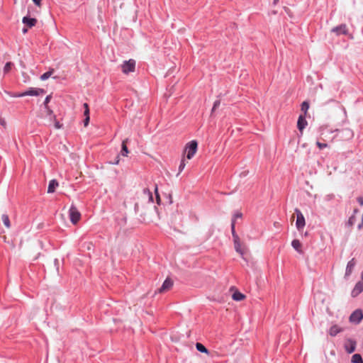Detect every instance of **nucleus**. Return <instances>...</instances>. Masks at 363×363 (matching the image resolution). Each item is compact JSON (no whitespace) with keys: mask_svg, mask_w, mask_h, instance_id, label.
Masks as SVG:
<instances>
[{"mask_svg":"<svg viewBox=\"0 0 363 363\" xmlns=\"http://www.w3.org/2000/svg\"><path fill=\"white\" fill-rule=\"evenodd\" d=\"M295 213L297 217L296 221V226L298 230H301L306 225L304 216L301 212V211L298 208L295 209Z\"/></svg>","mask_w":363,"mask_h":363,"instance_id":"nucleus-3","label":"nucleus"},{"mask_svg":"<svg viewBox=\"0 0 363 363\" xmlns=\"http://www.w3.org/2000/svg\"><path fill=\"white\" fill-rule=\"evenodd\" d=\"M232 298L235 301H240L245 298V296L243 294L240 293V291H235L233 293Z\"/></svg>","mask_w":363,"mask_h":363,"instance_id":"nucleus-18","label":"nucleus"},{"mask_svg":"<svg viewBox=\"0 0 363 363\" xmlns=\"http://www.w3.org/2000/svg\"><path fill=\"white\" fill-rule=\"evenodd\" d=\"M122 72L127 74L130 72H133L135 71V61L134 60H129L128 61H125L123 64L121 65Z\"/></svg>","mask_w":363,"mask_h":363,"instance_id":"nucleus-2","label":"nucleus"},{"mask_svg":"<svg viewBox=\"0 0 363 363\" xmlns=\"http://www.w3.org/2000/svg\"><path fill=\"white\" fill-rule=\"evenodd\" d=\"M307 124L308 123L306 120V116L300 115L297 121V128L301 133L303 132Z\"/></svg>","mask_w":363,"mask_h":363,"instance_id":"nucleus-11","label":"nucleus"},{"mask_svg":"<svg viewBox=\"0 0 363 363\" xmlns=\"http://www.w3.org/2000/svg\"><path fill=\"white\" fill-rule=\"evenodd\" d=\"M1 125H4V124H5V122L3 121H1Z\"/></svg>","mask_w":363,"mask_h":363,"instance_id":"nucleus-45","label":"nucleus"},{"mask_svg":"<svg viewBox=\"0 0 363 363\" xmlns=\"http://www.w3.org/2000/svg\"><path fill=\"white\" fill-rule=\"evenodd\" d=\"M220 105V101H216L214 102V104H213V108H212V111H214Z\"/></svg>","mask_w":363,"mask_h":363,"instance_id":"nucleus-35","label":"nucleus"},{"mask_svg":"<svg viewBox=\"0 0 363 363\" xmlns=\"http://www.w3.org/2000/svg\"><path fill=\"white\" fill-rule=\"evenodd\" d=\"M316 145L319 147V149L322 150L323 148H325L328 147V144L327 143H320L319 141H317L316 142Z\"/></svg>","mask_w":363,"mask_h":363,"instance_id":"nucleus-31","label":"nucleus"},{"mask_svg":"<svg viewBox=\"0 0 363 363\" xmlns=\"http://www.w3.org/2000/svg\"><path fill=\"white\" fill-rule=\"evenodd\" d=\"M84 115L85 117H87V116H89V105L86 103L84 104Z\"/></svg>","mask_w":363,"mask_h":363,"instance_id":"nucleus-30","label":"nucleus"},{"mask_svg":"<svg viewBox=\"0 0 363 363\" xmlns=\"http://www.w3.org/2000/svg\"><path fill=\"white\" fill-rule=\"evenodd\" d=\"M309 108V104L307 101H303L301 104V110L303 113V116H306L307 114L308 110Z\"/></svg>","mask_w":363,"mask_h":363,"instance_id":"nucleus-23","label":"nucleus"},{"mask_svg":"<svg viewBox=\"0 0 363 363\" xmlns=\"http://www.w3.org/2000/svg\"><path fill=\"white\" fill-rule=\"evenodd\" d=\"M33 1L34 2V4L38 6H40V1L41 0H33Z\"/></svg>","mask_w":363,"mask_h":363,"instance_id":"nucleus-40","label":"nucleus"},{"mask_svg":"<svg viewBox=\"0 0 363 363\" xmlns=\"http://www.w3.org/2000/svg\"><path fill=\"white\" fill-rule=\"evenodd\" d=\"M342 331V328L337 325H334L330 327L329 334L331 336H335L337 334Z\"/></svg>","mask_w":363,"mask_h":363,"instance_id":"nucleus-16","label":"nucleus"},{"mask_svg":"<svg viewBox=\"0 0 363 363\" xmlns=\"http://www.w3.org/2000/svg\"><path fill=\"white\" fill-rule=\"evenodd\" d=\"M357 201L362 206H363V197H358Z\"/></svg>","mask_w":363,"mask_h":363,"instance_id":"nucleus-39","label":"nucleus"},{"mask_svg":"<svg viewBox=\"0 0 363 363\" xmlns=\"http://www.w3.org/2000/svg\"><path fill=\"white\" fill-rule=\"evenodd\" d=\"M143 193H144V194H145L147 196H148V198H149V201H150V202H152L153 199H152V192H151L148 189H145L143 190Z\"/></svg>","mask_w":363,"mask_h":363,"instance_id":"nucleus-28","label":"nucleus"},{"mask_svg":"<svg viewBox=\"0 0 363 363\" xmlns=\"http://www.w3.org/2000/svg\"><path fill=\"white\" fill-rule=\"evenodd\" d=\"M354 217H353V216H352V217H351V218H350V219H349V220H348V223H349L350 225H353V220H354Z\"/></svg>","mask_w":363,"mask_h":363,"instance_id":"nucleus-41","label":"nucleus"},{"mask_svg":"<svg viewBox=\"0 0 363 363\" xmlns=\"http://www.w3.org/2000/svg\"><path fill=\"white\" fill-rule=\"evenodd\" d=\"M1 220H2L4 225L7 228H9L11 227V223H10L9 218V216L6 214H3L1 216Z\"/></svg>","mask_w":363,"mask_h":363,"instance_id":"nucleus-22","label":"nucleus"},{"mask_svg":"<svg viewBox=\"0 0 363 363\" xmlns=\"http://www.w3.org/2000/svg\"><path fill=\"white\" fill-rule=\"evenodd\" d=\"M89 120H90V118H89V116H87V117H85V119L84 120V125L85 127H86L89 123Z\"/></svg>","mask_w":363,"mask_h":363,"instance_id":"nucleus-37","label":"nucleus"},{"mask_svg":"<svg viewBox=\"0 0 363 363\" xmlns=\"http://www.w3.org/2000/svg\"><path fill=\"white\" fill-rule=\"evenodd\" d=\"M45 117L48 118V122L51 123L52 121H55L56 116L53 113V111L50 107L45 108Z\"/></svg>","mask_w":363,"mask_h":363,"instance_id":"nucleus-15","label":"nucleus"},{"mask_svg":"<svg viewBox=\"0 0 363 363\" xmlns=\"http://www.w3.org/2000/svg\"><path fill=\"white\" fill-rule=\"evenodd\" d=\"M13 66V64L12 62H7L4 67V74L9 73L11 71Z\"/></svg>","mask_w":363,"mask_h":363,"instance_id":"nucleus-27","label":"nucleus"},{"mask_svg":"<svg viewBox=\"0 0 363 363\" xmlns=\"http://www.w3.org/2000/svg\"><path fill=\"white\" fill-rule=\"evenodd\" d=\"M361 279H362V280H363V270H362V274H361Z\"/></svg>","mask_w":363,"mask_h":363,"instance_id":"nucleus-44","label":"nucleus"},{"mask_svg":"<svg viewBox=\"0 0 363 363\" xmlns=\"http://www.w3.org/2000/svg\"><path fill=\"white\" fill-rule=\"evenodd\" d=\"M278 1H279V0H274V4H277Z\"/></svg>","mask_w":363,"mask_h":363,"instance_id":"nucleus-43","label":"nucleus"},{"mask_svg":"<svg viewBox=\"0 0 363 363\" xmlns=\"http://www.w3.org/2000/svg\"><path fill=\"white\" fill-rule=\"evenodd\" d=\"M235 220H232L231 230H232V235H233V238H234V235H237L235 233Z\"/></svg>","mask_w":363,"mask_h":363,"instance_id":"nucleus-34","label":"nucleus"},{"mask_svg":"<svg viewBox=\"0 0 363 363\" xmlns=\"http://www.w3.org/2000/svg\"><path fill=\"white\" fill-rule=\"evenodd\" d=\"M198 143L196 140H191L187 143L185 147V152H186V158L191 160L197 151Z\"/></svg>","mask_w":363,"mask_h":363,"instance_id":"nucleus-1","label":"nucleus"},{"mask_svg":"<svg viewBox=\"0 0 363 363\" xmlns=\"http://www.w3.org/2000/svg\"><path fill=\"white\" fill-rule=\"evenodd\" d=\"M331 31L335 33L337 35L347 34V28L345 24H342L339 26L333 28Z\"/></svg>","mask_w":363,"mask_h":363,"instance_id":"nucleus-13","label":"nucleus"},{"mask_svg":"<svg viewBox=\"0 0 363 363\" xmlns=\"http://www.w3.org/2000/svg\"><path fill=\"white\" fill-rule=\"evenodd\" d=\"M362 356L359 354H354L352 357V363H362Z\"/></svg>","mask_w":363,"mask_h":363,"instance_id":"nucleus-25","label":"nucleus"},{"mask_svg":"<svg viewBox=\"0 0 363 363\" xmlns=\"http://www.w3.org/2000/svg\"><path fill=\"white\" fill-rule=\"evenodd\" d=\"M128 139H125L123 140L122 142V150H121V155L124 157L128 156V154L129 152L128 147H127V143Z\"/></svg>","mask_w":363,"mask_h":363,"instance_id":"nucleus-20","label":"nucleus"},{"mask_svg":"<svg viewBox=\"0 0 363 363\" xmlns=\"http://www.w3.org/2000/svg\"><path fill=\"white\" fill-rule=\"evenodd\" d=\"M173 286V281L170 279H166L162 286L158 289L160 293H164L169 291Z\"/></svg>","mask_w":363,"mask_h":363,"instance_id":"nucleus-10","label":"nucleus"},{"mask_svg":"<svg viewBox=\"0 0 363 363\" xmlns=\"http://www.w3.org/2000/svg\"><path fill=\"white\" fill-rule=\"evenodd\" d=\"M363 291V280L358 281L351 291V296L356 297Z\"/></svg>","mask_w":363,"mask_h":363,"instance_id":"nucleus-7","label":"nucleus"},{"mask_svg":"<svg viewBox=\"0 0 363 363\" xmlns=\"http://www.w3.org/2000/svg\"><path fill=\"white\" fill-rule=\"evenodd\" d=\"M234 245L235 249L237 252L240 253L241 255H243L245 253L244 250L242 247V243L240 242V238L238 235H234Z\"/></svg>","mask_w":363,"mask_h":363,"instance_id":"nucleus-8","label":"nucleus"},{"mask_svg":"<svg viewBox=\"0 0 363 363\" xmlns=\"http://www.w3.org/2000/svg\"><path fill=\"white\" fill-rule=\"evenodd\" d=\"M319 132H320V139L323 140H325V138L326 136L325 134H326V133L328 132V127L326 125H323V126L320 127Z\"/></svg>","mask_w":363,"mask_h":363,"instance_id":"nucleus-21","label":"nucleus"},{"mask_svg":"<svg viewBox=\"0 0 363 363\" xmlns=\"http://www.w3.org/2000/svg\"><path fill=\"white\" fill-rule=\"evenodd\" d=\"M242 214L241 213H237L234 215L233 220H236L238 218H242Z\"/></svg>","mask_w":363,"mask_h":363,"instance_id":"nucleus-38","label":"nucleus"},{"mask_svg":"<svg viewBox=\"0 0 363 363\" xmlns=\"http://www.w3.org/2000/svg\"><path fill=\"white\" fill-rule=\"evenodd\" d=\"M69 213L71 222L73 224H76L80 220L81 213L79 212L77 208L74 206H71Z\"/></svg>","mask_w":363,"mask_h":363,"instance_id":"nucleus-4","label":"nucleus"},{"mask_svg":"<svg viewBox=\"0 0 363 363\" xmlns=\"http://www.w3.org/2000/svg\"><path fill=\"white\" fill-rule=\"evenodd\" d=\"M196 347L197 350L201 352L208 353V350L201 343L197 342L196 344Z\"/></svg>","mask_w":363,"mask_h":363,"instance_id":"nucleus-24","label":"nucleus"},{"mask_svg":"<svg viewBox=\"0 0 363 363\" xmlns=\"http://www.w3.org/2000/svg\"><path fill=\"white\" fill-rule=\"evenodd\" d=\"M185 166H186V163H185V161H184V159L183 158L181 161V163L179 164V174H180L183 170L185 168Z\"/></svg>","mask_w":363,"mask_h":363,"instance_id":"nucleus-29","label":"nucleus"},{"mask_svg":"<svg viewBox=\"0 0 363 363\" xmlns=\"http://www.w3.org/2000/svg\"><path fill=\"white\" fill-rule=\"evenodd\" d=\"M58 182L55 179L51 180L48 185V193L51 194L55 192V189L58 186Z\"/></svg>","mask_w":363,"mask_h":363,"instance_id":"nucleus-17","label":"nucleus"},{"mask_svg":"<svg viewBox=\"0 0 363 363\" xmlns=\"http://www.w3.org/2000/svg\"><path fill=\"white\" fill-rule=\"evenodd\" d=\"M27 31H28V29H27V28H24L23 29V33L24 34H25V33H27Z\"/></svg>","mask_w":363,"mask_h":363,"instance_id":"nucleus-42","label":"nucleus"},{"mask_svg":"<svg viewBox=\"0 0 363 363\" xmlns=\"http://www.w3.org/2000/svg\"><path fill=\"white\" fill-rule=\"evenodd\" d=\"M363 319V312L360 309L355 310L350 316V321L358 324Z\"/></svg>","mask_w":363,"mask_h":363,"instance_id":"nucleus-5","label":"nucleus"},{"mask_svg":"<svg viewBox=\"0 0 363 363\" xmlns=\"http://www.w3.org/2000/svg\"><path fill=\"white\" fill-rule=\"evenodd\" d=\"M155 195H156L157 202V203H160V195L158 194V188H157V185L155 186Z\"/></svg>","mask_w":363,"mask_h":363,"instance_id":"nucleus-33","label":"nucleus"},{"mask_svg":"<svg viewBox=\"0 0 363 363\" xmlns=\"http://www.w3.org/2000/svg\"><path fill=\"white\" fill-rule=\"evenodd\" d=\"M291 245L298 252H302V245L298 240H294L291 242Z\"/></svg>","mask_w":363,"mask_h":363,"instance_id":"nucleus-19","label":"nucleus"},{"mask_svg":"<svg viewBox=\"0 0 363 363\" xmlns=\"http://www.w3.org/2000/svg\"><path fill=\"white\" fill-rule=\"evenodd\" d=\"M53 72H54V69H50L48 72L44 73L43 74H42L40 76V79L43 81L46 80L52 75V74Z\"/></svg>","mask_w":363,"mask_h":363,"instance_id":"nucleus-26","label":"nucleus"},{"mask_svg":"<svg viewBox=\"0 0 363 363\" xmlns=\"http://www.w3.org/2000/svg\"><path fill=\"white\" fill-rule=\"evenodd\" d=\"M355 265H356V261L354 258H352L350 261L348 262V263L347 264L346 270H345V278H347L351 275Z\"/></svg>","mask_w":363,"mask_h":363,"instance_id":"nucleus-9","label":"nucleus"},{"mask_svg":"<svg viewBox=\"0 0 363 363\" xmlns=\"http://www.w3.org/2000/svg\"><path fill=\"white\" fill-rule=\"evenodd\" d=\"M44 93H45V91L42 89L30 88L29 90L26 91L25 92L15 95V96L23 97V96H38V95H40L41 94H44Z\"/></svg>","mask_w":363,"mask_h":363,"instance_id":"nucleus-6","label":"nucleus"},{"mask_svg":"<svg viewBox=\"0 0 363 363\" xmlns=\"http://www.w3.org/2000/svg\"><path fill=\"white\" fill-rule=\"evenodd\" d=\"M345 349L349 354L352 353L356 349V342L350 339L347 340L345 344Z\"/></svg>","mask_w":363,"mask_h":363,"instance_id":"nucleus-12","label":"nucleus"},{"mask_svg":"<svg viewBox=\"0 0 363 363\" xmlns=\"http://www.w3.org/2000/svg\"><path fill=\"white\" fill-rule=\"evenodd\" d=\"M51 99V95H48L46 96L45 101H44V106L45 108L49 107L48 103L50 102Z\"/></svg>","mask_w":363,"mask_h":363,"instance_id":"nucleus-32","label":"nucleus"},{"mask_svg":"<svg viewBox=\"0 0 363 363\" xmlns=\"http://www.w3.org/2000/svg\"><path fill=\"white\" fill-rule=\"evenodd\" d=\"M52 122H55V127L57 129H60L62 128V124H60V122L57 121L56 119H55V121H52Z\"/></svg>","mask_w":363,"mask_h":363,"instance_id":"nucleus-36","label":"nucleus"},{"mask_svg":"<svg viewBox=\"0 0 363 363\" xmlns=\"http://www.w3.org/2000/svg\"><path fill=\"white\" fill-rule=\"evenodd\" d=\"M22 22L26 25L28 28H32L35 26L37 23V19L34 18H29L25 16L22 19Z\"/></svg>","mask_w":363,"mask_h":363,"instance_id":"nucleus-14","label":"nucleus"}]
</instances>
